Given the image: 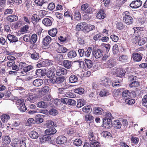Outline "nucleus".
Here are the masks:
<instances>
[{"instance_id":"0eeeda50","label":"nucleus","mask_w":147,"mask_h":147,"mask_svg":"<svg viewBox=\"0 0 147 147\" xmlns=\"http://www.w3.org/2000/svg\"><path fill=\"white\" fill-rule=\"evenodd\" d=\"M93 112L94 114L96 115H100L103 114L104 112L101 108L96 107L93 108Z\"/></svg>"},{"instance_id":"3c124183","label":"nucleus","mask_w":147,"mask_h":147,"mask_svg":"<svg viewBox=\"0 0 147 147\" xmlns=\"http://www.w3.org/2000/svg\"><path fill=\"white\" fill-rule=\"evenodd\" d=\"M27 100L28 101H30V102L33 103L36 101V97L34 95H30L28 98Z\"/></svg>"},{"instance_id":"13d9d810","label":"nucleus","mask_w":147,"mask_h":147,"mask_svg":"<svg viewBox=\"0 0 147 147\" xmlns=\"http://www.w3.org/2000/svg\"><path fill=\"white\" fill-rule=\"evenodd\" d=\"M92 48L90 47L88 48L87 51L84 53L85 56L87 57H89L91 53Z\"/></svg>"},{"instance_id":"6e6552de","label":"nucleus","mask_w":147,"mask_h":147,"mask_svg":"<svg viewBox=\"0 0 147 147\" xmlns=\"http://www.w3.org/2000/svg\"><path fill=\"white\" fill-rule=\"evenodd\" d=\"M78 75L72 74L70 76L69 78V82L71 83H74L78 82Z\"/></svg>"},{"instance_id":"473e14b6","label":"nucleus","mask_w":147,"mask_h":147,"mask_svg":"<svg viewBox=\"0 0 147 147\" xmlns=\"http://www.w3.org/2000/svg\"><path fill=\"white\" fill-rule=\"evenodd\" d=\"M51 40V37H45L42 41L43 44L45 46H48Z\"/></svg>"},{"instance_id":"2eb2a0df","label":"nucleus","mask_w":147,"mask_h":147,"mask_svg":"<svg viewBox=\"0 0 147 147\" xmlns=\"http://www.w3.org/2000/svg\"><path fill=\"white\" fill-rule=\"evenodd\" d=\"M67 69L64 68H59L57 69L56 74L57 75L60 76L66 74L67 73Z\"/></svg>"},{"instance_id":"ea45409f","label":"nucleus","mask_w":147,"mask_h":147,"mask_svg":"<svg viewBox=\"0 0 147 147\" xmlns=\"http://www.w3.org/2000/svg\"><path fill=\"white\" fill-rule=\"evenodd\" d=\"M95 28V27L94 26L92 25H89L85 26L84 30V32H88L91 30H92Z\"/></svg>"},{"instance_id":"393cba45","label":"nucleus","mask_w":147,"mask_h":147,"mask_svg":"<svg viewBox=\"0 0 147 147\" xmlns=\"http://www.w3.org/2000/svg\"><path fill=\"white\" fill-rule=\"evenodd\" d=\"M28 141L26 137L22 138L20 140L19 143L20 147H26V143Z\"/></svg>"},{"instance_id":"1a4fd4ad","label":"nucleus","mask_w":147,"mask_h":147,"mask_svg":"<svg viewBox=\"0 0 147 147\" xmlns=\"http://www.w3.org/2000/svg\"><path fill=\"white\" fill-rule=\"evenodd\" d=\"M132 56L134 60L135 61H140L142 58L140 54L136 52L132 54Z\"/></svg>"},{"instance_id":"cd10ccee","label":"nucleus","mask_w":147,"mask_h":147,"mask_svg":"<svg viewBox=\"0 0 147 147\" xmlns=\"http://www.w3.org/2000/svg\"><path fill=\"white\" fill-rule=\"evenodd\" d=\"M30 137L32 139H36L38 137V134L37 132L35 131H32L29 133Z\"/></svg>"},{"instance_id":"f704fd0d","label":"nucleus","mask_w":147,"mask_h":147,"mask_svg":"<svg viewBox=\"0 0 147 147\" xmlns=\"http://www.w3.org/2000/svg\"><path fill=\"white\" fill-rule=\"evenodd\" d=\"M48 106V104L43 101L39 102L37 104V107L39 108H46Z\"/></svg>"},{"instance_id":"4c0bfd02","label":"nucleus","mask_w":147,"mask_h":147,"mask_svg":"<svg viewBox=\"0 0 147 147\" xmlns=\"http://www.w3.org/2000/svg\"><path fill=\"white\" fill-rule=\"evenodd\" d=\"M21 123V121L19 119H13L12 125L14 127H18L19 126Z\"/></svg>"},{"instance_id":"49530a36","label":"nucleus","mask_w":147,"mask_h":147,"mask_svg":"<svg viewBox=\"0 0 147 147\" xmlns=\"http://www.w3.org/2000/svg\"><path fill=\"white\" fill-rule=\"evenodd\" d=\"M84 89L81 87H80L74 89L75 92L80 94H83L84 92Z\"/></svg>"},{"instance_id":"20e7f679","label":"nucleus","mask_w":147,"mask_h":147,"mask_svg":"<svg viewBox=\"0 0 147 147\" xmlns=\"http://www.w3.org/2000/svg\"><path fill=\"white\" fill-rule=\"evenodd\" d=\"M36 27L37 28V30L36 31V33H34L32 35L31 37H37V36H44L43 35L46 33L45 32H42V28L39 26H37Z\"/></svg>"},{"instance_id":"c85d7f7f","label":"nucleus","mask_w":147,"mask_h":147,"mask_svg":"<svg viewBox=\"0 0 147 147\" xmlns=\"http://www.w3.org/2000/svg\"><path fill=\"white\" fill-rule=\"evenodd\" d=\"M57 32V28H54L49 30L48 33L51 37H55Z\"/></svg>"},{"instance_id":"774afa93","label":"nucleus","mask_w":147,"mask_h":147,"mask_svg":"<svg viewBox=\"0 0 147 147\" xmlns=\"http://www.w3.org/2000/svg\"><path fill=\"white\" fill-rule=\"evenodd\" d=\"M119 48L117 45H115L113 47L112 51L114 54L117 53L119 51Z\"/></svg>"},{"instance_id":"b1692460","label":"nucleus","mask_w":147,"mask_h":147,"mask_svg":"<svg viewBox=\"0 0 147 147\" xmlns=\"http://www.w3.org/2000/svg\"><path fill=\"white\" fill-rule=\"evenodd\" d=\"M18 16L15 15H11L7 18V19L10 22L16 21L18 20Z\"/></svg>"},{"instance_id":"412c9836","label":"nucleus","mask_w":147,"mask_h":147,"mask_svg":"<svg viewBox=\"0 0 147 147\" xmlns=\"http://www.w3.org/2000/svg\"><path fill=\"white\" fill-rule=\"evenodd\" d=\"M116 64L115 60L113 59H109L107 62V65L109 68H111L114 66Z\"/></svg>"},{"instance_id":"6ab92c4d","label":"nucleus","mask_w":147,"mask_h":147,"mask_svg":"<svg viewBox=\"0 0 147 147\" xmlns=\"http://www.w3.org/2000/svg\"><path fill=\"white\" fill-rule=\"evenodd\" d=\"M86 24L85 22H82L78 24L76 26V28L78 31L85 30Z\"/></svg>"},{"instance_id":"69168bd1","label":"nucleus","mask_w":147,"mask_h":147,"mask_svg":"<svg viewBox=\"0 0 147 147\" xmlns=\"http://www.w3.org/2000/svg\"><path fill=\"white\" fill-rule=\"evenodd\" d=\"M116 27L119 30H122L125 27V26L123 24L120 22L117 23L116 24Z\"/></svg>"},{"instance_id":"09e8293b","label":"nucleus","mask_w":147,"mask_h":147,"mask_svg":"<svg viewBox=\"0 0 147 147\" xmlns=\"http://www.w3.org/2000/svg\"><path fill=\"white\" fill-rule=\"evenodd\" d=\"M47 76L48 78H53L55 75L54 71L53 70H49L47 74Z\"/></svg>"},{"instance_id":"9b49d317","label":"nucleus","mask_w":147,"mask_h":147,"mask_svg":"<svg viewBox=\"0 0 147 147\" xmlns=\"http://www.w3.org/2000/svg\"><path fill=\"white\" fill-rule=\"evenodd\" d=\"M106 17V14L104 11L102 9H100L97 14L96 17L99 19H103Z\"/></svg>"},{"instance_id":"603ef678","label":"nucleus","mask_w":147,"mask_h":147,"mask_svg":"<svg viewBox=\"0 0 147 147\" xmlns=\"http://www.w3.org/2000/svg\"><path fill=\"white\" fill-rule=\"evenodd\" d=\"M31 58L35 60L38 59L39 57V55L38 53L36 52H34L31 55Z\"/></svg>"},{"instance_id":"7c9ffc66","label":"nucleus","mask_w":147,"mask_h":147,"mask_svg":"<svg viewBox=\"0 0 147 147\" xmlns=\"http://www.w3.org/2000/svg\"><path fill=\"white\" fill-rule=\"evenodd\" d=\"M102 49L105 52L108 53L111 47L110 45L109 44L105 43H102Z\"/></svg>"},{"instance_id":"72a5a7b5","label":"nucleus","mask_w":147,"mask_h":147,"mask_svg":"<svg viewBox=\"0 0 147 147\" xmlns=\"http://www.w3.org/2000/svg\"><path fill=\"white\" fill-rule=\"evenodd\" d=\"M43 115H38L36 117V122L37 123H40L43 122Z\"/></svg>"},{"instance_id":"0e129e2a","label":"nucleus","mask_w":147,"mask_h":147,"mask_svg":"<svg viewBox=\"0 0 147 147\" xmlns=\"http://www.w3.org/2000/svg\"><path fill=\"white\" fill-rule=\"evenodd\" d=\"M130 92L128 90H125L122 93V95L125 98H127L128 96H129Z\"/></svg>"},{"instance_id":"f3484780","label":"nucleus","mask_w":147,"mask_h":147,"mask_svg":"<svg viewBox=\"0 0 147 147\" xmlns=\"http://www.w3.org/2000/svg\"><path fill=\"white\" fill-rule=\"evenodd\" d=\"M1 118L3 123L6 125V123L10 119V118L9 115L3 114L1 116Z\"/></svg>"},{"instance_id":"423d86ee","label":"nucleus","mask_w":147,"mask_h":147,"mask_svg":"<svg viewBox=\"0 0 147 147\" xmlns=\"http://www.w3.org/2000/svg\"><path fill=\"white\" fill-rule=\"evenodd\" d=\"M112 124L111 120L107 119V118H104L103 119V127L106 128L110 127L111 124Z\"/></svg>"},{"instance_id":"a18cd8bd","label":"nucleus","mask_w":147,"mask_h":147,"mask_svg":"<svg viewBox=\"0 0 147 147\" xmlns=\"http://www.w3.org/2000/svg\"><path fill=\"white\" fill-rule=\"evenodd\" d=\"M82 110L84 113H90L91 112L92 109L90 106H86L83 107L82 109Z\"/></svg>"},{"instance_id":"a19ab883","label":"nucleus","mask_w":147,"mask_h":147,"mask_svg":"<svg viewBox=\"0 0 147 147\" xmlns=\"http://www.w3.org/2000/svg\"><path fill=\"white\" fill-rule=\"evenodd\" d=\"M84 61L87 67L88 68H91L93 65V63L92 61L90 60L87 59H85Z\"/></svg>"},{"instance_id":"052dcab7","label":"nucleus","mask_w":147,"mask_h":147,"mask_svg":"<svg viewBox=\"0 0 147 147\" xmlns=\"http://www.w3.org/2000/svg\"><path fill=\"white\" fill-rule=\"evenodd\" d=\"M33 68V67L31 65L26 66L23 69V70L27 73V72L32 70Z\"/></svg>"},{"instance_id":"a878e982","label":"nucleus","mask_w":147,"mask_h":147,"mask_svg":"<svg viewBox=\"0 0 147 147\" xmlns=\"http://www.w3.org/2000/svg\"><path fill=\"white\" fill-rule=\"evenodd\" d=\"M123 20L127 25L131 24L133 21V18L131 17L128 16L127 17H123Z\"/></svg>"},{"instance_id":"de8ad7c7","label":"nucleus","mask_w":147,"mask_h":147,"mask_svg":"<svg viewBox=\"0 0 147 147\" xmlns=\"http://www.w3.org/2000/svg\"><path fill=\"white\" fill-rule=\"evenodd\" d=\"M91 147H100V143L95 140L90 141Z\"/></svg>"},{"instance_id":"a211bd4d","label":"nucleus","mask_w":147,"mask_h":147,"mask_svg":"<svg viewBox=\"0 0 147 147\" xmlns=\"http://www.w3.org/2000/svg\"><path fill=\"white\" fill-rule=\"evenodd\" d=\"M112 126L115 128L120 129L121 127V124L119 120H115L112 123Z\"/></svg>"},{"instance_id":"f03ea898","label":"nucleus","mask_w":147,"mask_h":147,"mask_svg":"<svg viewBox=\"0 0 147 147\" xmlns=\"http://www.w3.org/2000/svg\"><path fill=\"white\" fill-rule=\"evenodd\" d=\"M56 51L59 53H64L67 51L68 49L63 46L60 45L58 43L55 44Z\"/></svg>"},{"instance_id":"4d7b16f0","label":"nucleus","mask_w":147,"mask_h":147,"mask_svg":"<svg viewBox=\"0 0 147 147\" xmlns=\"http://www.w3.org/2000/svg\"><path fill=\"white\" fill-rule=\"evenodd\" d=\"M18 108L20 112H25L27 109V108L25 106V104H23V105H22L20 106H19Z\"/></svg>"},{"instance_id":"dca6fc26","label":"nucleus","mask_w":147,"mask_h":147,"mask_svg":"<svg viewBox=\"0 0 147 147\" xmlns=\"http://www.w3.org/2000/svg\"><path fill=\"white\" fill-rule=\"evenodd\" d=\"M32 84L34 86L39 87L41 86L43 84V81L42 79H37L33 82Z\"/></svg>"},{"instance_id":"864d4df0","label":"nucleus","mask_w":147,"mask_h":147,"mask_svg":"<svg viewBox=\"0 0 147 147\" xmlns=\"http://www.w3.org/2000/svg\"><path fill=\"white\" fill-rule=\"evenodd\" d=\"M76 103V102L74 100L68 98L67 104L72 106H75Z\"/></svg>"},{"instance_id":"37998d69","label":"nucleus","mask_w":147,"mask_h":147,"mask_svg":"<svg viewBox=\"0 0 147 147\" xmlns=\"http://www.w3.org/2000/svg\"><path fill=\"white\" fill-rule=\"evenodd\" d=\"M3 143L6 144H9L11 142V140L9 137L7 136L3 137Z\"/></svg>"},{"instance_id":"f8f14e48","label":"nucleus","mask_w":147,"mask_h":147,"mask_svg":"<svg viewBox=\"0 0 147 147\" xmlns=\"http://www.w3.org/2000/svg\"><path fill=\"white\" fill-rule=\"evenodd\" d=\"M116 73L117 76L121 77L125 75L126 72L123 69L118 68L116 70Z\"/></svg>"},{"instance_id":"9d476101","label":"nucleus","mask_w":147,"mask_h":147,"mask_svg":"<svg viewBox=\"0 0 147 147\" xmlns=\"http://www.w3.org/2000/svg\"><path fill=\"white\" fill-rule=\"evenodd\" d=\"M57 132V130L54 127L48 128L45 131V133L46 135H51L55 134Z\"/></svg>"},{"instance_id":"39448f33","label":"nucleus","mask_w":147,"mask_h":147,"mask_svg":"<svg viewBox=\"0 0 147 147\" xmlns=\"http://www.w3.org/2000/svg\"><path fill=\"white\" fill-rule=\"evenodd\" d=\"M102 84L105 87H109L111 84L112 81L108 78L103 77L101 79Z\"/></svg>"},{"instance_id":"e2e57ef3","label":"nucleus","mask_w":147,"mask_h":147,"mask_svg":"<svg viewBox=\"0 0 147 147\" xmlns=\"http://www.w3.org/2000/svg\"><path fill=\"white\" fill-rule=\"evenodd\" d=\"M28 28V26L27 25H25L21 29L20 32L22 34H23L24 33L26 32Z\"/></svg>"},{"instance_id":"7ed1b4c3","label":"nucleus","mask_w":147,"mask_h":147,"mask_svg":"<svg viewBox=\"0 0 147 147\" xmlns=\"http://www.w3.org/2000/svg\"><path fill=\"white\" fill-rule=\"evenodd\" d=\"M142 2L140 0H136L132 1L130 4V7L136 9L141 6Z\"/></svg>"},{"instance_id":"c756f323","label":"nucleus","mask_w":147,"mask_h":147,"mask_svg":"<svg viewBox=\"0 0 147 147\" xmlns=\"http://www.w3.org/2000/svg\"><path fill=\"white\" fill-rule=\"evenodd\" d=\"M86 103V101L83 99H79L78 100V104L77 107L78 108H80Z\"/></svg>"},{"instance_id":"ddd939ff","label":"nucleus","mask_w":147,"mask_h":147,"mask_svg":"<svg viewBox=\"0 0 147 147\" xmlns=\"http://www.w3.org/2000/svg\"><path fill=\"white\" fill-rule=\"evenodd\" d=\"M93 54L95 58L98 59L102 56L103 55V52L100 49H98L94 51Z\"/></svg>"},{"instance_id":"4468645a","label":"nucleus","mask_w":147,"mask_h":147,"mask_svg":"<svg viewBox=\"0 0 147 147\" xmlns=\"http://www.w3.org/2000/svg\"><path fill=\"white\" fill-rule=\"evenodd\" d=\"M73 64L72 61L68 60H65L63 62V66L67 69H70L71 67Z\"/></svg>"},{"instance_id":"5701e85b","label":"nucleus","mask_w":147,"mask_h":147,"mask_svg":"<svg viewBox=\"0 0 147 147\" xmlns=\"http://www.w3.org/2000/svg\"><path fill=\"white\" fill-rule=\"evenodd\" d=\"M42 23L47 26H51L52 24L51 20L48 18H45L42 21Z\"/></svg>"},{"instance_id":"5fc2aeb1","label":"nucleus","mask_w":147,"mask_h":147,"mask_svg":"<svg viewBox=\"0 0 147 147\" xmlns=\"http://www.w3.org/2000/svg\"><path fill=\"white\" fill-rule=\"evenodd\" d=\"M24 102V100L23 99L21 98L17 100L16 102V104L17 108L19 106H20L22 105H23V104H25Z\"/></svg>"},{"instance_id":"bf43d9fd","label":"nucleus","mask_w":147,"mask_h":147,"mask_svg":"<svg viewBox=\"0 0 147 147\" xmlns=\"http://www.w3.org/2000/svg\"><path fill=\"white\" fill-rule=\"evenodd\" d=\"M142 104L143 106H147V94L144 95L143 97Z\"/></svg>"},{"instance_id":"58836bf2","label":"nucleus","mask_w":147,"mask_h":147,"mask_svg":"<svg viewBox=\"0 0 147 147\" xmlns=\"http://www.w3.org/2000/svg\"><path fill=\"white\" fill-rule=\"evenodd\" d=\"M65 78L63 76L58 77L56 78V84L62 83L65 80Z\"/></svg>"},{"instance_id":"680f3d73","label":"nucleus","mask_w":147,"mask_h":147,"mask_svg":"<svg viewBox=\"0 0 147 147\" xmlns=\"http://www.w3.org/2000/svg\"><path fill=\"white\" fill-rule=\"evenodd\" d=\"M64 15L65 17L69 18L71 19V20H73V16L72 13L69 11H67L65 12Z\"/></svg>"},{"instance_id":"6e6d98bb","label":"nucleus","mask_w":147,"mask_h":147,"mask_svg":"<svg viewBox=\"0 0 147 147\" xmlns=\"http://www.w3.org/2000/svg\"><path fill=\"white\" fill-rule=\"evenodd\" d=\"M73 143L76 146H79L81 145L82 143V142L80 139H77L75 140Z\"/></svg>"},{"instance_id":"8fccbe9b","label":"nucleus","mask_w":147,"mask_h":147,"mask_svg":"<svg viewBox=\"0 0 147 147\" xmlns=\"http://www.w3.org/2000/svg\"><path fill=\"white\" fill-rule=\"evenodd\" d=\"M125 99L126 103L128 105H131L135 103L134 100L131 98L128 97V98H125Z\"/></svg>"},{"instance_id":"c03bdc74","label":"nucleus","mask_w":147,"mask_h":147,"mask_svg":"<svg viewBox=\"0 0 147 147\" xmlns=\"http://www.w3.org/2000/svg\"><path fill=\"white\" fill-rule=\"evenodd\" d=\"M88 139L90 141L95 140V137L94 134L91 131H90L88 133Z\"/></svg>"},{"instance_id":"79ce46f5","label":"nucleus","mask_w":147,"mask_h":147,"mask_svg":"<svg viewBox=\"0 0 147 147\" xmlns=\"http://www.w3.org/2000/svg\"><path fill=\"white\" fill-rule=\"evenodd\" d=\"M36 74L38 77L44 76L45 74L43 70L41 69H36Z\"/></svg>"},{"instance_id":"2f4dec72","label":"nucleus","mask_w":147,"mask_h":147,"mask_svg":"<svg viewBox=\"0 0 147 147\" xmlns=\"http://www.w3.org/2000/svg\"><path fill=\"white\" fill-rule=\"evenodd\" d=\"M67 56L69 59H71L76 57L77 56V53L75 51H71L68 53Z\"/></svg>"},{"instance_id":"e433bc0d","label":"nucleus","mask_w":147,"mask_h":147,"mask_svg":"<svg viewBox=\"0 0 147 147\" xmlns=\"http://www.w3.org/2000/svg\"><path fill=\"white\" fill-rule=\"evenodd\" d=\"M110 93L107 90L103 89L100 91L99 94L100 96L102 97L106 96L109 95Z\"/></svg>"},{"instance_id":"c9c22d12","label":"nucleus","mask_w":147,"mask_h":147,"mask_svg":"<svg viewBox=\"0 0 147 147\" xmlns=\"http://www.w3.org/2000/svg\"><path fill=\"white\" fill-rule=\"evenodd\" d=\"M138 43L139 45H142L147 42L146 37H139Z\"/></svg>"},{"instance_id":"338daca9","label":"nucleus","mask_w":147,"mask_h":147,"mask_svg":"<svg viewBox=\"0 0 147 147\" xmlns=\"http://www.w3.org/2000/svg\"><path fill=\"white\" fill-rule=\"evenodd\" d=\"M119 60L120 61L126 62L127 61L128 57L126 55H123L119 57Z\"/></svg>"},{"instance_id":"4be33fe9","label":"nucleus","mask_w":147,"mask_h":147,"mask_svg":"<svg viewBox=\"0 0 147 147\" xmlns=\"http://www.w3.org/2000/svg\"><path fill=\"white\" fill-rule=\"evenodd\" d=\"M49 90V86H46L41 88L39 90V92L40 93L44 95L48 93Z\"/></svg>"},{"instance_id":"aec40b11","label":"nucleus","mask_w":147,"mask_h":147,"mask_svg":"<svg viewBox=\"0 0 147 147\" xmlns=\"http://www.w3.org/2000/svg\"><path fill=\"white\" fill-rule=\"evenodd\" d=\"M46 125L47 128L57 127L56 124L54 123L53 121L51 120H48L47 121Z\"/></svg>"},{"instance_id":"bb28decb","label":"nucleus","mask_w":147,"mask_h":147,"mask_svg":"<svg viewBox=\"0 0 147 147\" xmlns=\"http://www.w3.org/2000/svg\"><path fill=\"white\" fill-rule=\"evenodd\" d=\"M40 141L41 142H45L46 141L50 142L51 140V137L48 135H44L40 138Z\"/></svg>"},{"instance_id":"f257e3e1","label":"nucleus","mask_w":147,"mask_h":147,"mask_svg":"<svg viewBox=\"0 0 147 147\" xmlns=\"http://www.w3.org/2000/svg\"><path fill=\"white\" fill-rule=\"evenodd\" d=\"M67 139L65 137L60 136H58L56 138V142L58 144H63L67 142Z\"/></svg>"}]
</instances>
